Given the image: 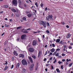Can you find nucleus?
Instances as JSON below:
<instances>
[{"label": "nucleus", "instance_id": "nucleus-33", "mask_svg": "<svg viewBox=\"0 0 73 73\" xmlns=\"http://www.w3.org/2000/svg\"><path fill=\"white\" fill-rule=\"evenodd\" d=\"M35 5H36V7H38V5L37 4V3L36 2L35 3Z\"/></svg>", "mask_w": 73, "mask_h": 73}, {"label": "nucleus", "instance_id": "nucleus-12", "mask_svg": "<svg viewBox=\"0 0 73 73\" xmlns=\"http://www.w3.org/2000/svg\"><path fill=\"white\" fill-rule=\"evenodd\" d=\"M71 36V35H70V34H68L66 36L67 38H69V37H70Z\"/></svg>", "mask_w": 73, "mask_h": 73}, {"label": "nucleus", "instance_id": "nucleus-56", "mask_svg": "<svg viewBox=\"0 0 73 73\" xmlns=\"http://www.w3.org/2000/svg\"><path fill=\"white\" fill-rule=\"evenodd\" d=\"M66 65H68V64H69V63H68V62H66Z\"/></svg>", "mask_w": 73, "mask_h": 73}, {"label": "nucleus", "instance_id": "nucleus-51", "mask_svg": "<svg viewBox=\"0 0 73 73\" xmlns=\"http://www.w3.org/2000/svg\"><path fill=\"white\" fill-rule=\"evenodd\" d=\"M56 51H59V50H60V49H57L56 50Z\"/></svg>", "mask_w": 73, "mask_h": 73}, {"label": "nucleus", "instance_id": "nucleus-21", "mask_svg": "<svg viewBox=\"0 0 73 73\" xmlns=\"http://www.w3.org/2000/svg\"><path fill=\"white\" fill-rule=\"evenodd\" d=\"M32 57L34 59H36V56H34V55H33L32 56Z\"/></svg>", "mask_w": 73, "mask_h": 73}, {"label": "nucleus", "instance_id": "nucleus-63", "mask_svg": "<svg viewBox=\"0 0 73 73\" xmlns=\"http://www.w3.org/2000/svg\"><path fill=\"white\" fill-rule=\"evenodd\" d=\"M58 58H61V57H62L61 56H59L58 57Z\"/></svg>", "mask_w": 73, "mask_h": 73}, {"label": "nucleus", "instance_id": "nucleus-20", "mask_svg": "<svg viewBox=\"0 0 73 73\" xmlns=\"http://www.w3.org/2000/svg\"><path fill=\"white\" fill-rule=\"evenodd\" d=\"M22 28V27L21 26H20L18 27H17V29H21Z\"/></svg>", "mask_w": 73, "mask_h": 73}, {"label": "nucleus", "instance_id": "nucleus-1", "mask_svg": "<svg viewBox=\"0 0 73 73\" xmlns=\"http://www.w3.org/2000/svg\"><path fill=\"white\" fill-rule=\"evenodd\" d=\"M21 62L22 65H27L28 64L27 61L25 59L22 60L21 61Z\"/></svg>", "mask_w": 73, "mask_h": 73}, {"label": "nucleus", "instance_id": "nucleus-30", "mask_svg": "<svg viewBox=\"0 0 73 73\" xmlns=\"http://www.w3.org/2000/svg\"><path fill=\"white\" fill-rule=\"evenodd\" d=\"M72 63H70V64H69V67H70L72 66Z\"/></svg>", "mask_w": 73, "mask_h": 73}, {"label": "nucleus", "instance_id": "nucleus-9", "mask_svg": "<svg viewBox=\"0 0 73 73\" xmlns=\"http://www.w3.org/2000/svg\"><path fill=\"white\" fill-rule=\"evenodd\" d=\"M48 17L49 18V19H50L51 20H52V21L54 20V19H53L52 18V15H48Z\"/></svg>", "mask_w": 73, "mask_h": 73}, {"label": "nucleus", "instance_id": "nucleus-37", "mask_svg": "<svg viewBox=\"0 0 73 73\" xmlns=\"http://www.w3.org/2000/svg\"><path fill=\"white\" fill-rule=\"evenodd\" d=\"M68 48L69 49H72V47L71 46H70L69 47H68Z\"/></svg>", "mask_w": 73, "mask_h": 73}, {"label": "nucleus", "instance_id": "nucleus-43", "mask_svg": "<svg viewBox=\"0 0 73 73\" xmlns=\"http://www.w3.org/2000/svg\"><path fill=\"white\" fill-rule=\"evenodd\" d=\"M56 61H57V60L55 59L54 62V64L56 63Z\"/></svg>", "mask_w": 73, "mask_h": 73}, {"label": "nucleus", "instance_id": "nucleus-7", "mask_svg": "<svg viewBox=\"0 0 73 73\" xmlns=\"http://www.w3.org/2000/svg\"><path fill=\"white\" fill-rule=\"evenodd\" d=\"M37 44V41L36 40H34L33 42V46H35Z\"/></svg>", "mask_w": 73, "mask_h": 73}, {"label": "nucleus", "instance_id": "nucleus-2", "mask_svg": "<svg viewBox=\"0 0 73 73\" xmlns=\"http://www.w3.org/2000/svg\"><path fill=\"white\" fill-rule=\"evenodd\" d=\"M39 24H40V25H42L44 28H46V24L44 22L42 21H41L39 22Z\"/></svg>", "mask_w": 73, "mask_h": 73}, {"label": "nucleus", "instance_id": "nucleus-35", "mask_svg": "<svg viewBox=\"0 0 73 73\" xmlns=\"http://www.w3.org/2000/svg\"><path fill=\"white\" fill-rule=\"evenodd\" d=\"M29 58L30 60V61H31V60H32V58H31V57H29Z\"/></svg>", "mask_w": 73, "mask_h": 73}, {"label": "nucleus", "instance_id": "nucleus-26", "mask_svg": "<svg viewBox=\"0 0 73 73\" xmlns=\"http://www.w3.org/2000/svg\"><path fill=\"white\" fill-rule=\"evenodd\" d=\"M38 65L36 66V68H35V70H37V68H38Z\"/></svg>", "mask_w": 73, "mask_h": 73}, {"label": "nucleus", "instance_id": "nucleus-16", "mask_svg": "<svg viewBox=\"0 0 73 73\" xmlns=\"http://www.w3.org/2000/svg\"><path fill=\"white\" fill-rule=\"evenodd\" d=\"M54 51H55L54 48H52V49H51V52H52V53H53V52H54Z\"/></svg>", "mask_w": 73, "mask_h": 73}, {"label": "nucleus", "instance_id": "nucleus-36", "mask_svg": "<svg viewBox=\"0 0 73 73\" xmlns=\"http://www.w3.org/2000/svg\"><path fill=\"white\" fill-rule=\"evenodd\" d=\"M9 25H7L5 24V27H9Z\"/></svg>", "mask_w": 73, "mask_h": 73}, {"label": "nucleus", "instance_id": "nucleus-13", "mask_svg": "<svg viewBox=\"0 0 73 73\" xmlns=\"http://www.w3.org/2000/svg\"><path fill=\"white\" fill-rule=\"evenodd\" d=\"M11 11H12V12H16V10L13 8H11Z\"/></svg>", "mask_w": 73, "mask_h": 73}, {"label": "nucleus", "instance_id": "nucleus-46", "mask_svg": "<svg viewBox=\"0 0 73 73\" xmlns=\"http://www.w3.org/2000/svg\"><path fill=\"white\" fill-rule=\"evenodd\" d=\"M49 65H50V64H46V66L47 67L48 66H49Z\"/></svg>", "mask_w": 73, "mask_h": 73}, {"label": "nucleus", "instance_id": "nucleus-25", "mask_svg": "<svg viewBox=\"0 0 73 73\" xmlns=\"http://www.w3.org/2000/svg\"><path fill=\"white\" fill-rule=\"evenodd\" d=\"M55 56H56L57 57L58 56H59V53H56L55 54Z\"/></svg>", "mask_w": 73, "mask_h": 73}, {"label": "nucleus", "instance_id": "nucleus-60", "mask_svg": "<svg viewBox=\"0 0 73 73\" xmlns=\"http://www.w3.org/2000/svg\"><path fill=\"white\" fill-rule=\"evenodd\" d=\"M73 43H71L70 44V46H72V45H73Z\"/></svg>", "mask_w": 73, "mask_h": 73}, {"label": "nucleus", "instance_id": "nucleus-5", "mask_svg": "<svg viewBox=\"0 0 73 73\" xmlns=\"http://www.w3.org/2000/svg\"><path fill=\"white\" fill-rule=\"evenodd\" d=\"M27 37V35L25 34L22 35L21 36V39L22 40H24Z\"/></svg>", "mask_w": 73, "mask_h": 73}, {"label": "nucleus", "instance_id": "nucleus-47", "mask_svg": "<svg viewBox=\"0 0 73 73\" xmlns=\"http://www.w3.org/2000/svg\"><path fill=\"white\" fill-rule=\"evenodd\" d=\"M33 33H34V34H35V33H37V32H35L34 31L33 32Z\"/></svg>", "mask_w": 73, "mask_h": 73}, {"label": "nucleus", "instance_id": "nucleus-28", "mask_svg": "<svg viewBox=\"0 0 73 73\" xmlns=\"http://www.w3.org/2000/svg\"><path fill=\"white\" fill-rule=\"evenodd\" d=\"M46 25L47 26H49V27L50 26V25H49V23L47 22Z\"/></svg>", "mask_w": 73, "mask_h": 73}, {"label": "nucleus", "instance_id": "nucleus-24", "mask_svg": "<svg viewBox=\"0 0 73 73\" xmlns=\"http://www.w3.org/2000/svg\"><path fill=\"white\" fill-rule=\"evenodd\" d=\"M46 32L47 33H48V34L50 33V32L48 30H46Z\"/></svg>", "mask_w": 73, "mask_h": 73}, {"label": "nucleus", "instance_id": "nucleus-6", "mask_svg": "<svg viewBox=\"0 0 73 73\" xmlns=\"http://www.w3.org/2000/svg\"><path fill=\"white\" fill-rule=\"evenodd\" d=\"M34 65H35L34 64H33L31 65L30 68V70H33V67H34Z\"/></svg>", "mask_w": 73, "mask_h": 73}, {"label": "nucleus", "instance_id": "nucleus-31", "mask_svg": "<svg viewBox=\"0 0 73 73\" xmlns=\"http://www.w3.org/2000/svg\"><path fill=\"white\" fill-rule=\"evenodd\" d=\"M46 20H48V21L49 20V16L46 17Z\"/></svg>", "mask_w": 73, "mask_h": 73}, {"label": "nucleus", "instance_id": "nucleus-18", "mask_svg": "<svg viewBox=\"0 0 73 73\" xmlns=\"http://www.w3.org/2000/svg\"><path fill=\"white\" fill-rule=\"evenodd\" d=\"M18 3L20 5H21V0H18Z\"/></svg>", "mask_w": 73, "mask_h": 73}, {"label": "nucleus", "instance_id": "nucleus-8", "mask_svg": "<svg viewBox=\"0 0 73 73\" xmlns=\"http://www.w3.org/2000/svg\"><path fill=\"white\" fill-rule=\"evenodd\" d=\"M19 58H24V54H20L19 56Z\"/></svg>", "mask_w": 73, "mask_h": 73}, {"label": "nucleus", "instance_id": "nucleus-39", "mask_svg": "<svg viewBox=\"0 0 73 73\" xmlns=\"http://www.w3.org/2000/svg\"><path fill=\"white\" fill-rule=\"evenodd\" d=\"M52 46L53 47H55V45H54V43L52 44Z\"/></svg>", "mask_w": 73, "mask_h": 73}, {"label": "nucleus", "instance_id": "nucleus-22", "mask_svg": "<svg viewBox=\"0 0 73 73\" xmlns=\"http://www.w3.org/2000/svg\"><path fill=\"white\" fill-rule=\"evenodd\" d=\"M40 6L41 7H44V4L43 3H41L40 5Z\"/></svg>", "mask_w": 73, "mask_h": 73}, {"label": "nucleus", "instance_id": "nucleus-14", "mask_svg": "<svg viewBox=\"0 0 73 73\" xmlns=\"http://www.w3.org/2000/svg\"><path fill=\"white\" fill-rule=\"evenodd\" d=\"M27 16L29 17H31L32 16V14L31 13L28 14L27 15Z\"/></svg>", "mask_w": 73, "mask_h": 73}, {"label": "nucleus", "instance_id": "nucleus-45", "mask_svg": "<svg viewBox=\"0 0 73 73\" xmlns=\"http://www.w3.org/2000/svg\"><path fill=\"white\" fill-rule=\"evenodd\" d=\"M62 56H65L66 55L65 54H64V53H62Z\"/></svg>", "mask_w": 73, "mask_h": 73}, {"label": "nucleus", "instance_id": "nucleus-55", "mask_svg": "<svg viewBox=\"0 0 73 73\" xmlns=\"http://www.w3.org/2000/svg\"><path fill=\"white\" fill-rule=\"evenodd\" d=\"M41 32V31H37V33H40Z\"/></svg>", "mask_w": 73, "mask_h": 73}, {"label": "nucleus", "instance_id": "nucleus-27", "mask_svg": "<svg viewBox=\"0 0 73 73\" xmlns=\"http://www.w3.org/2000/svg\"><path fill=\"white\" fill-rule=\"evenodd\" d=\"M4 7L5 8H8V5H5Z\"/></svg>", "mask_w": 73, "mask_h": 73}, {"label": "nucleus", "instance_id": "nucleus-29", "mask_svg": "<svg viewBox=\"0 0 73 73\" xmlns=\"http://www.w3.org/2000/svg\"><path fill=\"white\" fill-rule=\"evenodd\" d=\"M20 66V64L19 63H18L17 64V65L16 66L17 67H19Z\"/></svg>", "mask_w": 73, "mask_h": 73}, {"label": "nucleus", "instance_id": "nucleus-42", "mask_svg": "<svg viewBox=\"0 0 73 73\" xmlns=\"http://www.w3.org/2000/svg\"><path fill=\"white\" fill-rule=\"evenodd\" d=\"M5 62H6V63L4 64V65H7V64H8V62H7V61H5Z\"/></svg>", "mask_w": 73, "mask_h": 73}, {"label": "nucleus", "instance_id": "nucleus-32", "mask_svg": "<svg viewBox=\"0 0 73 73\" xmlns=\"http://www.w3.org/2000/svg\"><path fill=\"white\" fill-rule=\"evenodd\" d=\"M8 69V67H6L5 68L4 70H6Z\"/></svg>", "mask_w": 73, "mask_h": 73}, {"label": "nucleus", "instance_id": "nucleus-41", "mask_svg": "<svg viewBox=\"0 0 73 73\" xmlns=\"http://www.w3.org/2000/svg\"><path fill=\"white\" fill-rule=\"evenodd\" d=\"M30 61L31 62V63H33V60L32 59V60H31Z\"/></svg>", "mask_w": 73, "mask_h": 73}, {"label": "nucleus", "instance_id": "nucleus-17", "mask_svg": "<svg viewBox=\"0 0 73 73\" xmlns=\"http://www.w3.org/2000/svg\"><path fill=\"white\" fill-rule=\"evenodd\" d=\"M56 71H57L58 73H60V71L59 70V69H58V68H57L56 69Z\"/></svg>", "mask_w": 73, "mask_h": 73}, {"label": "nucleus", "instance_id": "nucleus-23", "mask_svg": "<svg viewBox=\"0 0 73 73\" xmlns=\"http://www.w3.org/2000/svg\"><path fill=\"white\" fill-rule=\"evenodd\" d=\"M23 72L25 73V72H26V70H25V69L24 68L23 69Z\"/></svg>", "mask_w": 73, "mask_h": 73}, {"label": "nucleus", "instance_id": "nucleus-3", "mask_svg": "<svg viewBox=\"0 0 73 73\" xmlns=\"http://www.w3.org/2000/svg\"><path fill=\"white\" fill-rule=\"evenodd\" d=\"M12 3L13 5H17V0H13Z\"/></svg>", "mask_w": 73, "mask_h": 73}, {"label": "nucleus", "instance_id": "nucleus-11", "mask_svg": "<svg viewBox=\"0 0 73 73\" xmlns=\"http://www.w3.org/2000/svg\"><path fill=\"white\" fill-rule=\"evenodd\" d=\"M14 55H15V56H16L18 55V54L17 53V52L15 51H14Z\"/></svg>", "mask_w": 73, "mask_h": 73}, {"label": "nucleus", "instance_id": "nucleus-40", "mask_svg": "<svg viewBox=\"0 0 73 73\" xmlns=\"http://www.w3.org/2000/svg\"><path fill=\"white\" fill-rule=\"evenodd\" d=\"M60 44H63V43L62 42V41L61 40L60 42Z\"/></svg>", "mask_w": 73, "mask_h": 73}, {"label": "nucleus", "instance_id": "nucleus-44", "mask_svg": "<svg viewBox=\"0 0 73 73\" xmlns=\"http://www.w3.org/2000/svg\"><path fill=\"white\" fill-rule=\"evenodd\" d=\"M58 63L59 64H61L62 63V62H61V61H58Z\"/></svg>", "mask_w": 73, "mask_h": 73}, {"label": "nucleus", "instance_id": "nucleus-10", "mask_svg": "<svg viewBox=\"0 0 73 73\" xmlns=\"http://www.w3.org/2000/svg\"><path fill=\"white\" fill-rule=\"evenodd\" d=\"M40 54H42V51H39L38 56V58H39V57H40Z\"/></svg>", "mask_w": 73, "mask_h": 73}, {"label": "nucleus", "instance_id": "nucleus-50", "mask_svg": "<svg viewBox=\"0 0 73 73\" xmlns=\"http://www.w3.org/2000/svg\"><path fill=\"white\" fill-rule=\"evenodd\" d=\"M14 66L13 65H12V66H11V69H13V67Z\"/></svg>", "mask_w": 73, "mask_h": 73}, {"label": "nucleus", "instance_id": "nucleus-15", "mask_svg": "<svg viewBox=\"0 0 73 73\" xmlns=\"http://www.w3.org/2000/svg\"><path fill=\"white\" fill-rule=\"evenodd\" d=\"M60 39H57L56 40V42L58 43L60 42Z\"/></svg>", "mask_w": 73, "mask_h": 73}, {"label": "nucleus", "instance_id": "nucleus-53", "mask_svg": "<svg viewBox=\"0 0 73 73\" xmlns=\"http://www.w3.org/2000/svg\"><path fill=\"white\" fill-rule=\"evenodd\" d=\"M61 23L62 25H64V24H65V23H64V22H62Z\"/></svg>", "mask_w": 73, "mask_h": 73}, {"label": "nucleus", "instance_id": "nucleus-49", "mask_svg": "<svg viewBox=\"0 0 73 73\" xmlns=\"http://www.w3.org/2000/svg\"><path fill=\"white\" fill-rule=\"evenodd\" d=\"M14 60H15V58H14V57H12V61H14Z\"/></svg>", "mask_w": 73, "mask_h": 73}, {"label": "nucleus", "instance_id": "nucleus-61", "mask_svg": "<svg viewBox=\"0 0 73 73\" xmlns=\"http://www.w3.org/2000/svg\"><path fill=\"white\" fill-rule=\"evenodd\" d=\"M45 70L46 72H47V71H48V69H47V68H45Z\"/></svg>", "mask_w": 73, "mask_h": 73}, {"label": "nucleus", "instance_id": "nucleus-59", "mask_svg": "<svg viewBox=\"0 0 73 73\" xmlns=\"http://www.w3.org/2000/svg\"><path fill=\"white\" fill-rule=\"evenodd\" d=\"M38 41L39 42H40V40L39 38H38Z\"/></svg>", "mask_w": 73, "mask_h": 73}, {"label": "nucleus", "instance_id": "nucleus-62", "mask_svg": "<svg viewBox=\"0 0 73 73\" xmlns=\"http://www.w3.org/2000/svg\"><path fill=\"white\" fill-rule=\"evenodd\" d=\"M5 34V33H3L2 34L1 36H3V35H4Z\"/></svg>", "mask_w": 73, "mask_h": 73}, {"label": "nucleus", "instance_id": "nucleus-64", "mask_svg": "<svg viewBox=\"0 0 73 73\" xmlns=\"http://www.w3.org/2000/svg\"><path fill=\"white\" fill-rule=\"evenodd\" d=\"M62 61L64 62V61H65V59H63L62 60Z\"/></svg>", "mask_w": 73, "mask_h": 73}, {"label": "nucleus", "instance_id": "nucleus-48", "mask_svg": "<svg viewBox=\"0 0 73 73\" xmlns=\"http://www.w3.org/2000/svg\"><path fill=\"white\" fill-rule=\"evenodd\" d=\"M48 10V8L47 7H46L45 9V11H47Z\"/></svg>", "mask_w": 73, "mask_h": 73}, {"label": "nucleus", "instance_id": "nucleus-58", "mask_svg": "<svg viewBox=\"0 0 73 73\" xmlns=\"http://www.w3.org/2000/svg\"><path fill=\"white\" fill-rule=\"evenodd\" d=\"M51 67L52 69H53V66H51Z\"/></svg>", "mask_w": 73, "mask_h": 73}, {"label": "nucleus", "instance_id": "nucleus-54", "mask_svg": "<svg viewBox=\"0 0 73 73\" xmlns=\"http://www.w3.org/2000/svg\"><path fill=\"white\" fill-rule=\"evenodd\" d=\"M53 59V58L52 57H51L50 58V60H52Z\"/></svg>", "mask_w": 73, "mask_h": 73}, {"label": "nucleus", "instance_id": "nucleus-4", "mask_svg": "<svg viewBox=\"0 0 73 73\" xmlns=\"http://www.w3.org/2000/svg\"><path fill=\"white\" fill-rule=\"evenodd\" d=\"M29 52H31V53H32V52H33L35 51L34 49L32 48H29Z\"/></svg>", "mask_w": 73, "mask_h": 73}, {"label": "nucleus", "instance_id": "nucleus-52", "mask_svg": "<svg viewBox=\"0 0 73 73\" xmlns=\"http://www.w3.org/2000/svg\"><path fill=\"white\" fill-rule=\"evenodd\" d=\"M61 68L62 69H63V66H62V65L61 66Z\"/></svg>", "mask_w": 73, "mask_h": 73}, {"label": "nucleus", "instance_id": "nucleus-57", "mask_svg": "<svg viewBox=\"0 0 73 73\" xmlns=\"http://www.w3.org/2000/svg\"><path fill=\"white\" fill-rule=\"evenodd\" d=\"M19 40H20V38H18L17 39V41H19Z\"/></svg>", "mask_w": 73, "mask_h": 73}, {"label": "nucleus", "instance_id": "nucleus-19", "mask_svg": "<svg viewBox=\"0 0 73 73\" xmlns=\"http://www.w3.org/2000/svg\"><path fill=\"white\" fill-rule=\"evenodd\" d=\"M23 19L24 21H26V19H27V18L26 17H23Z\"/></svg>", "mask_w": 73, "mask_h": 73}, {"label": "nucleus", "instance_id": "nucleus-38", "mask_svg": "<svg viewBox=\"0 0 73 73\" xmlns=\"http://www.w3.org/2000/svg\"><path fill=\"white\" fill-rule=\"evenodd\" d=\"M23 32L25 33H28V32L27 31H24Z\"/></svg>", "mask_w": 73, "mask_h": 73}, {"label": "nucleus", "instance_id": "nucleus-34", "mask_svg": "<svg viewBox=\"0 0 73 73\" xmlns=\"http://www.w3.org/2000/svg\"><path fill=\"white\" fill-rule=\"evenodd\" d=\"M57 53V51L53 53V56H54L56 54V53Z\"/></svg>", "mask_w": 73, "mask_h": 73}]
</instances>
